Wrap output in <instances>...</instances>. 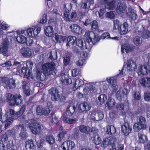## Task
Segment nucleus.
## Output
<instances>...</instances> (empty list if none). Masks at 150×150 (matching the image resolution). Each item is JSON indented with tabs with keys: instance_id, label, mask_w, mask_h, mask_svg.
Here are the masks:
<instances>
[{
	"instance_id": "nucleus-1",
	"label": "nucleus",
	"mask_w": 150,
	"mask_h": 150,
	"mask_svg": "<svg viewBox=\"0 0 150 150\" xmlns=\"http://www.w3.org/2000/svg\"><path fill=\"white\" fill-rule=\"evenodd\" d=\"M17 65H18L17 68L13 69L14 72H15V70H16V72H14L16 74L20 76L24 75L28 79L30 80L33 79L34 77L30 69L25 68V67L23 66V64H21V63L17 61H15L13 63V66H15Z\"/></svg>"
},
{
	"instance_id": "nucleus-2",
	"label": "nucleus",
	"mask_w": 150,
	"mask_h": 150,
	"mask_svg": "<svg viewBox=\"0 0 150 150\" xmlns=\"http://www.w3.org/2000/svg\"><path fill=\"white\" fill-rule=\"evenodd\" d=\"M113 23V30H117L118 33L120 35H123L128 33L129 25L127 22H125L122 24H121L118 20H115L114 21Z\"/></svg>"
},
{
	"instance_id": "nucleus-3",
	"label": "nucleus",
	"mask_w": 150,
	"mask_h": 150,
	"mask_svg": "<svg viewBox=\"0 0 150 150\" xmlns=\"http://www.w3.org/2000/svg\"><path fill=\"white\" fill-rule=\"evenodd\" d=\"M9 104L12 106L19 105L23 101L20 94H6Z\"/></svg>"
},
{
	"instance_id": "nucleus-4",
	"label": "nucleus",
	"mask_w": 150,
	"mask_h": 150,
	"mask_svg": "<svg viewBox=\"0 0 150 150\" xmlns=\"http://www.w3.org/2000/svg\"><path fill=\"white\" fill-rule=\"evenodd\" d=\"M84 39L93 45L96 43L100 40V37L96 35L92 31H86L84 36Z\"/></svg>"
},
{
	"instance_id": "nucleus-5",
	"label": "nucleus",
	"mask_w": 150,
	"mask_h": 150,
	"mask_svg": "<svg viewBox=\"0 0 150 150\" xmlns=\"http://www.w3.org/2000/svg\"><path fill=\"white\" fill-rule=\"evenodd\" d=\"M83 92L84 93H96L100 94L102 93L100 87L99 85H87L84 86L83 88Z\"/></svg>"
},
{
	"instance_id": "nucleus-6",
	"label": "nucleus",
	"mask_w": 150,
	"mask_h": 150,
	"mask_svg": "<svg viewBox=\"0 0 150 150\" xmlns=\"http://www.w3.org/2000/svg\"><path fill=\"white\" fill-rule=\"evenodd\" d=\"M71 8V5L70 4H67L64 5L63 9L64 11V16L65 19L67 21H69L70 19L75 17L76 16V12L74 11L71 13L69 11Z\"/></svg>"
},
{
	"instance_id": "nucleus-7",
	"label": "nucleus",
	"mask_w": 150,
	"mask_h": 150,
	"mask_svg": "<svg viewBox=\"0 0 150 150\" xmlns=\"http://www.w3.org/2000/svg\"><path fill=\"white\" fill-rule=\"evenodd\" d=\"M29 127L31 132L34 134H38L43 129V127L40 124L32 120L29 124Z\"/></svg>"
},
{
	"instance_id": "nucleus-8",
	"label": "nucleus",
	"mask_w": 150,
	"mask_h": 150,
	"mask_svg": "<svg viewBox=\"0 0 150 150\" xmlns=\"http://www.w3.org/2000/svg\"><path fill=\"white\" fill-rule=\"evenodd\" d=\"M138 120L139 122L135 123L133 126V129L137 132L139 131L142 129H145L147 127L146 123V120L145 118L143 116H140Z\"/></svg>"
},
{
	"instance_id": "nucleus-9",
	"label": "nucleus",
	"mask_w": 150,
	"mask_h": 150,
	"mask_svg": "<svg viewBox=\"0 0 150 150\" xmlns=\"http://www.w3.org/2000/svg\"><path fill=\"white\" fill-rule=\"evenodd\" d=\"M124 69L125 67H123L120 74H117L115 76L108 78L106 79L108 82L111 85L112 90L114 91H116L117 90L118 88L116 79L117 77H121V76L122 75Z\"/></svg>"
},
{
	"instance_id": "nucleus-10",
	"label": "nucleus",
	"mask_w": 150,
	"mask_h": 150,
	"mask_svg": "<svg viewBox=\"0 0 150 150\" xmlns=\"http://www.w3.org/2000/svg\"><path fill=\"white\" fill-rule=\"evenodd\" d=\"M55 67V65L53 62L43 64L42 66L43 73L47 75L53 74Z\"/></svg>"
},
{
	"instance_id": "nucleus-11",
	"label": "nucleus",
	"mask_w": 150,
	"mask_h": 150,
	"mask_svg": "<svg viewBox=\"0 0 150 150\" xmlns=\"http://www.w3.org/2000/svg\"><path fill=\"white\" fill-rule=\"evenodd\" d=\"M91 108V105L86 102H83L79 104L77 110V111L79 113H86Z\"/></svg>"
},
{
	"instance_id": "nucleus-12",
	"label": "nucleus",
	"mask_w": 150,
	"mask_h": 150,
	"mask_svg": "<svg viewBox=\"0 0 150 150\" xmlns=\"http://www.w3.org/2000/svg\"><path fill=\"white\" fill-rule=\"evenodd\" d=\"M2 114L1 110L0 108V120L3 122H6L5 127L6 128L12 122L13 118L12 117H8V114L6 113L2 116Z\"/></svg>"
},
{
	"instance_id": "nucleus-13",
	"label": "nucleus",
	"mask_w": 150,
	"mask_h": 150,
	"mask_svg": "<svg viewBox=\"0 0 150 150\" xmlns=\"http://www.w3.org/2000/svg\"><path fill=\"white\" fill-rule=\"evenodd\" d=\"M0 80L5 84V86L7 88H13L16 86L15 81L13 79H9L7 77H4L1 78Z\"/></svg>"
},
{
	"instance_id": "nucleus-14",
	"label": "nucleus",
	"mask_w": 150,
	"mask_h": 150,
	"mask_svg": "<svg viewBox=\"0 0 150 150\" xmlns=\"http://www.w3.org/2000/svg\"><path fill=\"white\" fill-rule=\"evenodd\" d=\"M150 71V65H140L138 68L137 72L139 75H144L147 74Z\"/></svg>"
},
{
	"instance_id": "nucleus-15",
	"label": "nucleus",
	"mask_w": 150,
	"mask_h": 150,
	"mask_svg": "<svg viewBox=\"0 0 150 150\" xmlns=\"http://www.w3.org/2000/svg\"><path fill=\"white\" fill-rule=\"evenodd\" d=\"M41 28L40 27L37 28L36 29L35 27L29 28L27 30V33L29 36L34 37L37 36Z\"/></svg>"
},
{
	"instance_id": "nucleus-16",
	"label": "nucleus",
	"mask_w": 150,
	"mask_h": 150,
	"mask_svg": "<svg viewBox=\"0 0 150 150\" xmlns=\"http://www.w3.org/2000/svg\"><path fill=\"white\" fill-rule=\"evenodd\" d=\"M75 146L74 142L68 140L65 141L61 145L63 150H71Z\"/></svg>"
},
{
	"instance_id": "nucleus-17",
	"label": "nucleus",
	"mask_w": 150,
	"mask_h": 150,
	"mask_svg": "<svg viewBox=\"0 0 150 150\" xmlns=\"http://www.w3.org/2000/svg\"><path fill=\"white\" fill-rule=\"evenodd\" d=\"M77 104V102L75 100H73L72 103H70L69 106L67 109L66 111V114L69 116H71L75 111L76 106Z\"/></svg>"
},
{
	"instance_id": "nucleus-18",
	"label": "nucleus",
	"mask_w": 150,
	"mask_h": 150,
	"mask_svg": "<svg viewBox=\"0 0 150 150\" xmlns=\"http://www.w3.org/2000/svg\"><path fill=\"white\" fill-rule=\"evenodd\" d=\"M132 130V127L128 123L125 122L122 127V130L124 135L126 136L129 135Z\"/></svg>"
},
{
	"instance_id": "nucleus-19",
	"label": "nucleus",
	"mask_w": 150,
	"mask_h": 150,
	"mask_svg": "<svg viewBox=\"0 0 150 150\" xmlns=\"http://www.w3.org/2000/svg\"><path fill=\"white\" fill-rule=\"evenodd\" d=\"M70 30L72 33L78 34L81 33L82 29L79 25L77 24L71 25L69 27Z\"/></svg>"
},
{
	"instance_id": "nucleus-20",
	"label": "nucleus",
	"mask_w": 150,
	"mask_h": 150,
	"mask_svg": "<svg viewBox=\"0 0 150 150\" xmlns=\"http://www.w3.org/2000/svg\"><path fill=\"white\" fill-rule=\"evenodd\" d=\"M50 109L47 108H43L41 107H38L36 109L37 114L40 115H44L46 116L50 112Z\"/></svg>"
},
{
	"instance_id": "nucleus-21",
	"label": "nucleus",
	"mask_w": 150,
	"mask_h": 150,
	"mask_svg": "<svg viewBox=\"0 0 150 150\" xmlns=\"http://www.w3.org/2000/svg\"><path fill=\"white\" fill-rule=\"evenodd\" d=\"M18 129L21 130V131L19 134V136L22 140H24L28 137V134L24 128L23 125H20L18 126Z\"/></svg>"
},
{
	"instance_id": "nucleus-22",
	"label": "nucleus",
	"mask_w": 150,
	"mask_h": 150,
	"mask_svg": "<svg viewBox=\"0 0 150 150\" xmlns=\"http://www.w3.org/2000/svg\"><path fill=\"white\" fill-rule=\"evenodd\" d=\"M135 48V47L128 44L123 45L121 48V52L124 53L125 52L127 53L132 51Z\"/></svg>"
},
{
	"instance_id": "nucleus-23",
	"label": "nucleus",
	"mask_w": 150,
	"mask_h": 150,
	"mask_svg": "<svg viewBox=\"0 0 150 150\" xmlns=\"http://www.w3.org/2000/svg\"><path fill=\"white\" fill-rule=\"evenodd\" d=\"M127 70L133 71L137 69V64L135 62L132 60H129L127 63Z\"/></svg>"
},
{
	"instance_id": "nucleus-24",
	"label": "nucleus",
	"mask_w": 150,
	"mask_h": 150,
	"mask_svg": "<svg viewBox=\"0 0 150 150\" xmlns=\"http://www.w3.org/2000/svg\"><path fill=\"white\" fill-rule=\"evenodd\" d=\"M21 52L22 55L24 57H30L32 54L31 49L28 47L22 48L21 50Z\"/></svg>"
},
{
	"instance_id": "nucleus-25",
	"label": "nucleus",
	"mask_w": 150,
	"mask_h": 150,
	"mask_svg": "<svg viewBox=\"0 0 150 150\" xmlns=\"http://www.w3.org/2000/svg\"><path fill=\"white\" fill-rule=\"evenodd\" d=\"M103 3L108 9H113L115 7V2L114 0H103Z\"/></svg>"
},
{
	"instance_id": "nucleus-26",
	"label": "nucleus",
	"mask_w": 150,
	"mask_h": 150,
	"mask_svg": "<svg viewBox=\"0 0 150 150\" xmlns=\"http://www.w3.org/2000/svg\"><path fill=\"white\" fill-rule=\"evenodd\" d=\"M22 88L24 93L25 94H30V84L25 81H22Z\"/></svg>"
},
{
	"instance_id": "nucleus-27",
	"label": "nucleus",
	"mask_w": 150,
	"mask_h": 150,
	"mask_svg": "<svg viewBox=\"0 0 150 150\" xmlns=\"http://www.w3.org/2000/svg\"><path fill=\"white\" fill-rule=\"evenodd\" d=\"M115 102L114 99L110 97L109 98L108 101L105 104L106 109L108 110L112 109L115 106Z\"/></svg>"
},
{
	"instance_id": "nucleus-28",
	"label": "nucleus",
	"mask_w": 150,
	"mask_h": 150,
	"mask_svg": "<svg viewBox=\"0 0 150 150\" xmlns=\"http://www.w3.org/2000/svg\"><path fill=\"white\" fill-rule=\"evenodd\" d=\"M58 11L56 9L53 10L52 12H50L49 14L50 15V21L51 22L55 21L57 17L59 16V15L57 14Z\"/></svg>"
},
{
	"instance_id": "nucleus-29",
	"label": "nucleus",
	"mask_w": 150,
	"mask_h": 150,
	"mask_svg": "<svg viewBox=\"0 0 150 150\" xmlns=\"http://www.w3.org/2000/svg\"><path fill=\"white\" fill-rule=\"evenodd\" d=\"M45 34L46 36L51 37L54 34V30L52 27L48 26L44 28Z\"/></svg>"
},
{
	"instance_id": "nucleus-30",
	"label": "nucleus",
	"mask_w": 150,
	"mask_h": 150,
	"mask_svg": "<svg viewBox=\"0 0 150 150\" xmlns=\"http://www.w3.org/2000/svg\"><path fill=\"white\" fill-rule=\"evenodd\" d=\"M51 98L53 101H57L60 99L61 101H64L65 97L63 94H51Z\"/></svg>"
},
{
	"instance_id": "nucleus-31",
	"label": "nucleus",
	"mask_w": 150,
	"mask_h": 150,
	"mask_svg": "<svg viewBox=\"0 0 150 150\" xmlns=\"http://www.w3.org/2000/svg\"><path fill=\"white\" fill-rule=\"evenodd\" d=\"M139 81L142 86L150 87V77L143 78L141 79Z\"/></svg>"
},
{
	"instance_id": "nucleus-32",
	"label": "nucleus",
	"mask_w": 150,
	"mask_h": 150,
	"mask_svg": "<svg viewBox=\"0 0 150 150\" xmlns=\"http://www.w3.org/2000/svg\"><path fill=\"white\" fill-rule=\"evenodd\" d=\"M106 133L109 134H112L116 132V129L114 126L112 125H108L105 129Z\"/></svg>"
},
{
	"instance_id": "nucleus-33",
	"label": "nucleus",
	"mask_w": 150,
	"mask_h": 150,
	"mask_svg": "<svg viewBox=\"0 0 150 150\" xmlns=\"http://www.w3.org/2000/svg\"><path fill=\"white\" fill-rule=\"evenodd\" d=\"M8 45V42L7 40L3 42L2 47L1 48H0V53L4 54L7 52Z\"/></svg>"
},
{
	"instance_id": "nucleus-34",
	"label": "nucleus",
	"mask_w": 150,
	"mask_h": 150,
	"mask_svg": "<svg viewBox=\"0 0 150 150\" xmlns=\"http://www.w3.org/2000/svg\"><path fill=\"white\" fill-rule=\"evenodd\" d=\"M147 137L143 134L140 133L138 135V138L137 141L139 143H143L147 141Z\"/></svg>"
},
{
	"instance_id": "nucleus-35",
	"label": "nucleus",
	"mask_w": 150,
	"mask_h": 150,
	"mask_svg": "<svg viewBox=\"0 0 150 150\" xmlns=\"http://www.w3.org/2000/svg\"><path fill=\"white\" fill-rule=\"evenodd\" d=\"M55 39L57 42L61 43L65 41L67 39V37L64 36L59 35L57 33L55 34Z\"/></svg>"
},
{
	"instance_id": "nucleus-36",
	"label": "nucleus",
	"mask_w": 150,
	"mask_h": 150,
	"mask_svg": "<svg viewBox=\"0 0 150 150\" xmlns=\"http://www.w3.org/2000/svg\"><path fill=\"white\" fill-rule=\"evenodd\" d=\"M79 129L81 132L85 134L88 133L90 132V128L88 126L84 125H80L79 126Z\"/></svg>"
},
{
	"instance_id": "nucleus-37",
	"label": "nucleus",
	"mask_w": 150,
	"mask_h": 150,
	"mask_svg": "<svg viewBox=\"0 0 150 150\" xmlns=\"http://www.w3.org/2000/svg\"><path fill=\"white\" fill-rule=\"evenodd\" d=\"M76 39V38L75 36H69L67 40V46H69L73 45Z\"/></svg>"
},
{
	"instance_id": "nucleus-38",
	"label": "nucleus",
	"mask_w": 150,
	"mask_h": 150,
	"mask_svg": "<svg viewBox=\"0 0 150 150\" xmlns=\"http://www.w3.org/2000/svg\"><path fill=\"white\" fill-rule=\"evenodd\" d=\"M106 94H100L98 98V105H102L106 100Z\"/></svg>"
},
{
	"instance_id": "nucleus-39",
	"label": "nucleus",
	"mask_w": 150,
	"mask_h": 150,
	"mask_svg": "<svg viewBox=\"0 0 150 150\" xmlns=\"http://www.w3.org/2000/svg\"><path fill=\"white\" fill-rule=\"evenodd\" d=\"M46 141L50 144L51 145L55 142V139L54 137L51 135H47L45 137Z\"/></svg>"
},
{
	"instance_id": "nucleus-40",
	"label": "nucleus",
	"mask_w": 150,
	"mask_h": 150,
	"mask_svg": "<svg viewBox=\"0 0 150 150\" xmlns=\"http://www.w3.org/2000/svg\"><path fill=\"white\" fill-rule=\"evenodd\" d=\"M101 38L103 39H108L109 38H111L113 40H118L119 37H115L114 38H111L110 36V35L109 33H103L101 35Z\"/></svg>"
},
{
	"instance_id": "nucleus-41",
	"label": "nucleus",
	"mask_w": 150,
	"mask_h": 150,
	"mask_svg": "<svg viewBox=\"0 0 150 150\" xmlns=\"http://www.w3.org/2000/svg\"><path fill=\"white\" fill-rule=\"evenodd\" d=\"M91 139L96 145L100 144L101 142L100 137L98 134H96L93 137H91Z\"/></svg>"
},
{
	"instance_id": "nucleus-42",
	"label": "nucleus",
	"mask_w": 150,
	"mask_h": 150,
	"mask_svg": "<svg viewBox=\"0 0 150 150\" xmlns=\"http://www.w3.org/2000/svg\"><path fill=\"white\" fill-rule=\"evenodd\" d=\"M83 83V81L82 80L80 79H77L74 84V87L73 88L74 90H75L76 89H78L81 86Z\"/></svg>"
},
{
	"instance_id": "nucleus-43",
	"label": "nucleus",
	"mask_w": 150,
	"mask_h": 150,
	"mask_svg": "<svg viewBox=\"0 0 150 150\" xmlns=\"http://www.w3.org/2000/svg\"><path fill=\"white\" fill-rule=\"evenodd\" d=\"M104 117L103 112L102 111H99L96 112V117H95L94 120L96 121L101 120Z\"/></svg>"
},
{
	"instance_id": "nucleus-44",
	"label": "nucleus",
	"mask_w": 150,
	"mask_h": 150,
	"mask_svg": "<svg viewBox=\"0 0 150 150\" xmlns=\"http://www.w3.org/2000/svg\"><path fill=\"white\" fill-rule=\"evenodd\" d=\"M10 27V25L5 21H3L0 23V30H6L9 28Z\"/></svg>"
},
{
	"instance_id": "nucleus-45",
	"label": "nucleus",
	"mask_w": 150,
	"mask_h": 150,
	"mask_svg": "<svg viewBox=\"0 0 150 150\" xmlns=\"http://www.w3.org/2000/svg\"><path fill=\"white\" fill-rule=\"evenodd\" d=\"M25 143V147L27 149H31L34 146V142L32 139L28 140Z\"/></svg>"
},
{
	"instance_id": "nucleus-46",
	"label": "nucleus",
	"mask_w": 150,
	"mask_h": 150,
	"mask_svg": "<svg viewBox=\"0 0 150 150\" xmlns=\"http://www.w3.org/2000/svg\"><path fill=\"white\" fill-rule=\"evenodd\" d=\"M50 120L52 124H57L58 122L57 118L54 113H51L50 118Z\"/></svg>"
},
{
	"instance_id": "nucleus-47",
	"label": "nucleus",
	"mask_w": 150,
	"mask_h": 150,
	"mask_svg": "<svg viewBox=\"0 0 150 150\" xmlns=\"http://www.w3.org/2000/svg\"><path fill=\"white\" fill-rule=\"evenodd\" d=\"M125 8L126 7L125 5L120 4L119 6H117L116 8L117 12L119 13L124 12Z\"/></svg>"
},
{
	"instance_id": "nucleus-48",
	"label": "nucleus",
	"mask_w": 150,
	"mask_h": 150,
	"mask_svg": "<svg viewBox=\"0 0 150 150\" xmlns=\"http://www.w3.org/2000/svg\"><path fill=\"white\" fill-rule=\"evenodd\" d=\"M27 38L23 35L18 36L17 38V41L19 43H25L26 41Z\"/></svg>"
},
{
	"instance_id": "nucleus-49",
	"label": "nucleus",
	"mask_w": 150,
	"mask_h": 150,
	"mask_svg": "<svg viewBox=\"0 0 150 150\" xmlns=\"http://www.w3.org/2000/svg\"><path fill=\"white\" fill-rule=\"evenodd\" d=\"M91 29L93 31L98 30V24L97 21L95 20L92 22Z\"/></svg>"
},
{
	"instance_id": "nucleus-50",
	"label": "nucleus",
	"mask_w": 150,
	"mask_h": 150,
	"mask_svg": "<svg viewBox=\"0 0 150 150\" xmlns=\"http://www.w3.org/2000/svg\"><path fill=\"white\" fill-rule=\"evenodd\" d=\"M50 56V58L52 60L55 59L57 58V52L56 51H52L49 54Z\"/></svg>"
},
{
	"instance_id": "nucleus-51",
	"label": "nucleus",
	"mask_w": 150,
	"mask_h": 150,
	"mask_svg": "<svg viewBox=\"0 0 150 150\" xmlns=\"http://www.w3.org/2000/svg\"><path fill=\"white\" fill-rule=\"evenodd\" d=\"M82 46L85 47L84 48H83V49H81L82 50H85L86 49H90L91 47L93 45L90 43L88 42V41H85V40L84 42H83V44H82Z\"/></svg>"
},
{
	"instance_id": "nucleus-52",
	"label": "nucleus",
	"mask_w": 150,
	"mask_h": 150,
	"mask_svg": "<svg viewBox=\"0 0 150 150\" xmlns=\"http://www.w3.org/2000/svg\"><path fill=\"white\" fill-rule=\"evenodd\" d=\"M76 64L79 66L81 67L84 66L86 64V60L80 57L79 59L76 62Z\"/></svg>"
},
{
	"instance_id": "nucleus-53",
	"label": "nucleus",
	"mask_w": 150,
	"mask_h": 150,
	"mask_svg": "<svg viewBox=\"0 0 150 150\" xmlns=\"http://www.w3.org/2000/svg\"><path fill=\"white\" fill-rule=\"evenodd\" d=\"M128 105H124L123 104H120L117 105V108L120 110H126L128 109Z\"/></svg>"
},
{
	"instance_id": "nucleus-54",
	"label": "nucleus",
	"mask_w": 150,
	"mask_h": 150,
	"mask_svg": "<svg viewBox=\"0 0 150 150\" xmlns=\"http://www.w3.org/2000/svg\"><path fill=\"white\" fill-rule=\"evenodd\" d=\"M133 42L136 45H139L141 44L142 41L141 38L138 36H136L134 38Z\"/></svg>"
},
{
	"instance_id": "nucleus-55",
	"label": "nucleus",
	"mask_w": 150,
	"mask_h": 150,
	"mask_svg": "<svg viewBox=\"0 0 150 150\" xmlns=\"http://www.w3.org/2000/svg\"><path fill=\"white\" fill-rule=\"evenodd\" d=\"M83 41L82 39H78L76 41V45L80 49H83L85 47L82 46Z\"/></svg>"
},
{
	"instance_id": "nucleus-56",
	"label": "nucleus",
	"mask_w": 150,
	"mask_h": 150,
	"mask_svg": "<svg viewBox=\"0 0 150 150\" xmlns=\"http://www.w3.org/2000/svg\"><path fill=\"white\" fill-rule=\"evenodd\" d=\"M81 72L80 70L79 69H74L72 70V75L74 77L78 75Z\"/></svg>"
},
{
	"instance_id": "nucleus-57",
	"label": "nucleus",
	"mask_w": 150,
	"mask_h": 150,
	"mask_svg": "<svg viewBox=\"0 0 150 150\" xmlns=\"http://www.w3.org/2000/svg\"><path fill=\"white\" fill-rule=\"evenodd\" d=\"M105 16L106 18L110 19H112L115 17V12L113 11H110L107 12L105 15Z\"/></svg>"
},
{
	"instance_id": "nucleus-58",
	"label": "nucleus",
	"mask_w": 150,
	"mask_h": 150,
	"mask_svg": "<svg viewBox=\"0 0 150 150\" xmlns=\"http://www.w3.org/2000/svg\"><path fill=\"white\" fill-rule=\"evenodd\" d=\"M49 94H58L60 93L59 90L57 88L54 87L51 88L49 90Z\"/></svg>"
},
{
	"instance_id": "nucleus-59",
	"label": "nucleus",
	"mask_w": 150,
	"mask_h": 150,
	"mask_svg": "<svg viewBox=\"0 0 150 150\" xmlns=\"http://www.w3.org/2000/svg\"><path fill=\"white\" fill-rule=\"evenodd\" d=\"M89 57V54L88 53L85 52H83L81 53L80 57L83 59H85L86 60Z\"/></svg>"
},
{
	"instance_id": "nucleus-60",
	"label": "nucleus",
	"mask_w": 150,
	"mask_h": 150,
	"mask_svg": "<svg viewBox=\"0 0 150 150\" xmlns=\"http://www.w3.org/2000/svg\"><path fill=\"white\" fill-rule=\"evenodd\" d=\"M47 14H44L43 15L42 18L41 19L40 23H41L44 24L47 22Z\"/></svg>"
},
{
	"instance_id": "nucleus-61",
	"label": "nucleus",
	"mask_w": 150,
	"mask_h": 150,
	"mask_svg": "<svg viewBox=\"0 0 150 150\" xmlns=\"http://www.w3.org/2000/svg\"><path fill=\"white\" fill-rule=\"evenodd\" d=\"M142 37L144 39H147L150 37V32L147 30L143 32Z\"/></svg>"
},
{
	"instance_id": "nucleus-62",
	"label": "nucleus",
	"mask_w": 150,
	"mask_h": 150,
	"mask_svg": "<svg viewBox=\"0 0 150 150\" xmlns=\"http://www.w3.org/2000/svg\"><path fill=\"white\" fill-rule=\"evenodd\" d=\"M23 66L25 67V65L26 66V68L28 69V68L31 69L33 65V63L31 61H29L27 62L26 63H22Z\"/></svg>"
},
{
	"instance_id": "nucleus-63",
	"label": "nucleus",
	"mask_w": 150,
	"mask_h": 150,
	"mask_svg": "<svg viewBox=\"0 0 150 150\" xmlns=\"http://www.w3.org/2000/svg\"><path fill=\"white\" fill-rule=\"evenodd\" d=\"M45 142V139H40V142H37L36 141L37 147L38 149H40L42 146L43 144Z\"/></svg>"
},
{
	"instance_id": "nucleus-64",
	"label": "nucleus",
	"mask_w": 150,
	"mask_h": 150,
	"mask_svg": "<svg viewBox=\"0 0 150 150\" xmlns=\"http://www.w3.org/2000/svg\"><path fill=\"white\" fill-rule=\"evenodd\" d=\"M81 8L85 9H88L90 8V5H89L87 2H82Z\"/></svg>"
}]
</instances>
